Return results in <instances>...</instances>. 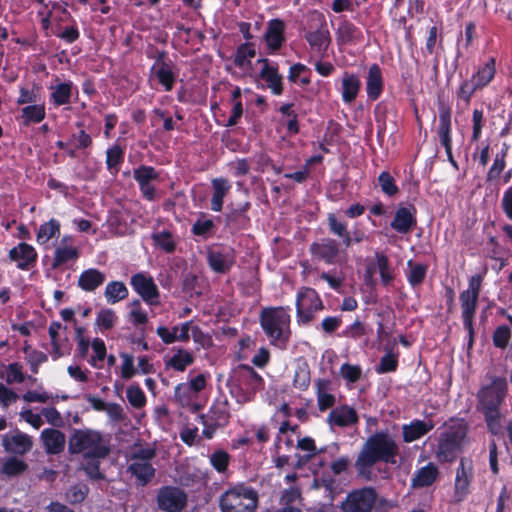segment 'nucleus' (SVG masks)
<instances>
[{
  "label": "nucleus",
  "instance_id": "f257e3e1",
  "mask_svg": "<svg viewBox=\"0 0 512 512\" xmlns=\"http://www.w3.org/2000/svg\"><path fill=\"white\" fill-rule=\"evenodd\" d=\"M399 449L394 438L388 432H377L371 435L363 444L357 459L355 469L357 475L364 480H372V467L378 461L395 463Z\"/></svg>",
  "mask_w": 512,
  "mask_h": 512
},
{
  "label": "nucleus",
  "instance_id": "f03ea898",
  "mask_svg": "<svg viewBox=\"0 0 512 512\" xmlns=\"http://www.w3.org/2000/svg\"><path fill=\"white\" fill-rule=\"evenodd\" d=\"M69 453L82 454L86 458L100 459L109 454L103 436L91 429H75L68 439Z\"/></svg>",
  "mask_w": 512,
  "mask_h": 512
},
{
  "label": "nucleus",
  "instance_id": "7ed1b4c3",
  "mask_svg": "<svg viewBox=\"0 0 512 512\" xmlns=\"http://www.w3.org/2000/svg\"><path fill=\"white\" fill-rule=\"evenodd\" d=\"M156 457V449L147 445L135 444L130 449L127 471L136 478L139 485H147L155 477L151 461Z\"/></svg>",
  "mask_w": 512,
  "mask_h": 512
},
{
  "label": "nucleus",
  "instance_id": "20e7f679",
  "mask_svg": "<svg viewBox=\"0 0 512 512\" xmlns=\"http://www.w3.org/2000/svg\"><path fill=\"white\" fill-rule=\"evenodd\" d=\"M260 324L272 343L288 341L291 334L290 315L284 308L263 309L260 313Z\"/></svg>",
  "mask_w": 512,
  "mask_h": 512
},
{
  "label": "nucleus",
  "instance_id": "39448f33",
  "mask_svg": "<svg viewBox=\"0 0 512 512\" xmlns=\"http://www.w3.org/2000/svg\"><path fill=\"white\" fill-rule=\"evenodd\" d=\"M257 503L258 493L244 484L235 485L220 497L222 512H254Z\"/></svg>",
  "mask_w": 512,
  "mask_h": 512
},
{
  "label": "nucleus",
  "instance_id": "423d86ee",
  "mask_svg": "<svg viewBox=\"0 0 512 512\" xmlns=\"http://www.w3.org/2000/svg\"><path fill=\"white\" fill-rule=\"evenodd\" d=\"M379 501L381 506L387 504L385 499H378L377 492L372 487H365L350 492L341 504L343 512H371Z\"/></svg>",
  "mask_w": 512,
  "mask_h": 512
},
{
  "label": "nucleus",
  "instance_id": "0eeeda50",
  "mask_svg": "<svg viewBox=\"0 0 512 512\" xmlns=\"http://www.w3.org/2000/svg\"><path fill=\"white\" fill-rule=\"evenodd\" d=\"M482 276L473 275L469 279V287L460 293L459 299L462 309V317L465 328L473 333V318L475 316L478 297L481 290Z\"/></svg>",
  "mask_w": 512,
  "mask_h": 512
},
{
  "label": "nucleus",
  "instance_id": "6e6552de",
  "mask_svg": "<svg viewBox=\"0 0 512 512\" xmlns=\"http://www.w3.org/2000/svg\"><path fill=\"white\" fill-rule=\"evenodd\" d=\"M298 322L307 324L314 320V313L323 309L317 292L311 288H302L296 301Z\"/></svg>",
  "mask_w": 512,
  "mask_h": 512
},
{
  "label": "nucleus",
  "instance_id": "1a4fd4ad",
  "mask_svg": "<svg viewBox=\"0 0 512 512\" xmlns=\"http://www.w3.org/2000/svg\"><path fill=\"white\" fill-rule=\"evenodd\" d=\"M310 251L312 255L327 264H342L347 261V255L334 239L326 238L313 243Z\"/></svg>",
  "mask_w": 512,
  "mask_h": 512
},
{
  "label": "nucleus",
  "instance_id": "9d476101",
  "mask_svg": "<svg viewBox=\"0 0 512 512\" xmlns=\"http://www.w3.org/2000/svg\"><path fill=\"white\" fill-rule=\"evenodd\" d=\"M507 390L505 378L496 377L490 386H487L479 393V401L482 408H499Z\"/></svg>",
  "mask_w": 512,
  "mask_h": 512
},
{
  "label": "nucleus",
  "instance_id": "9b49d317",
  "mask_svg": "<svg viewBox=\"0 0 512 512\" xmlns=\"http://www.w3.org/2000/svg\"><path fill=\"white\" fill-rule=\"evenodd\" d=\"M33 445V438L18 429L2 437L4 450L13 455H25L32 450Z\"/></svg>",
  "mask_w": 512,
  "mask_h": 512
},
{
  "label": "nucleus",
  "instance_id": "f8f14e48",
  "mask_svg": "<svg viewBox=\"0 0 512 512\" xmlns=\"http://www.w3.org/2000/svg\"><path fill=\"white\" fill-rule=\"evenodd\" d=\"M185 493L176 487L166 486L159 490L157 503L161 510L168 512H178L186 504Z\"/></svg>",
  "mask_w": 512,
  "mask_h": 512
},
{
  "label": "nucleus",
  "instance_id": "ddd939ff",
  "mask_svg": "<svg viewBox=\"0 0 512 512\" xmlns=\"http://www.w3.org/2000/svg\"><path fill=\"white\" fill-rule=\"evenodd\" d=\"M40 442L47 455H60L66 446L65 434L56 428H46L40 433Z\"/></svg>",
  "mask_w": 512,
  "mask_h": 512
},
{
  "label": "nucleus",
  "instance_id": "4468645a",
  "mask_svg": "<svg viewBox=\"0 0 512 512\" xmlns=\"http://www.w3.org/2000/svg\"><path fill=\"white\" fill-rule=\"evenodd\" d=\"M131 285L144 301L154 304L159 297L157 286L151 277L138 273L132 276Z\"/></svg>",
  "mask_w": 512,
  "mask_h": 512
},
{
  "label": "nucleus",
  "instance_id": "2eb2a0df",
  "mask_svg": "<svg viewBox=\"0 0 512 512\" xmlns=\"http://www.w3.org/2000/svg\"><path fill=\"white\" fill-rule=\"evenodd\" d=\"M450 129H451L450 108L445 106L444 104H441L440 108H439V127L437 130V133H438V136L440 139V143L444 146L449 160L455 164V162L453 161V158H452Z\"/></svg>",
  "mask_w": 512,
  "mask_h": 512
},
{
  "label": "nucleus",
  "instance_id": "dca6fc26",
  "mask_svg": "<svg viewBox=\"0 0 512 512\" xmlns=\"http://www.w3.org/2000/svg\"><path fill=\"white\" fill-rule=\"evenodd\" d=\"M472 473L473 466L471 460L462 458L455 479V497L457 501H461L467 494Z\"/></svg>",
  "mask_w": 512,
  "mask_h": 512
},
{
  "label": "nucleus",
  "instance_id": "f3484780",
  "mask_svg": "<svg viewBox=\"0 0 512 512\" xmlns=\"http://www.w3.org/2000/svg\"><path fill=\"white\" fill-rule=\"evenodd\" d=\"M460 446V437L455 432L445 433L441 436L437 455L443 461H452Z\"/></svg>",
  "mask_w": 512,
  "mask_h": 512
},
{
  "label": "nucleus",
  "instance_id": "a211bd4d",
  "mask_svg": "<svg viewBox=\"0 0 512 512\" xmlns=\"http://www.w3.org/2000/svg\"><path fill=\"white\" fill-rule=\"evenodd\" d=\"M328 422L331 426L347 427L358 422V415L354 408L343 405L330 412Z\"/></svg>",
  "mask_w": 512,
  "mask_h": 512
},
{
  "label": "nucleus",
  "instance_id": "6ab92c4d",
  "mask_svg": "<svg viewBox=\"0 0 512 512\" xmlns=\"http://www.w3.org/2000/svg\"><path fill=\"white\" fill-rule=\"evenodd\" d=\"M415 224V208L400 207L395 213L391 227L399 233L406 234Z\"/></svg>",
  "mask_w": 512,
  "mask_h": 512
},
{
  "label": "nucleus",
  "instance_id": "aec40b11",
  "mask_svg": "<svg viewBox=\"0 0 512 512\" xmlns=\"http://www.w3.org/2000/svg\"><path fill=\"white\" fill-rule=\"evenodd\" d=\"M9 257L17 262L18 268L27 269L29 264L35 262L37 254L31 245L20 243L10 250Z\"/></svg>",
  "mask_w": 512,
  "mask_h": 512
},
{
  "label": "nucleus",
  "instance_id": "412c9836",
  "mask_svg": "<svg viewBox=\"0 0 512 512\" xmlns=\"http://www.w3.org/2000/svg\"><path fill=\"white\" fill-rule=\"evenodd\" d=\"M178 326H175L170 331L164 326L157 328V334L166 344H171L175 341L186 342L189 340L190 322H185L181 325V333L178 334Z\"/></svg>",
  "mask_w": 512,
  "mask_h": 512
},
{
  "label": "nucleus",
  "instance_id": "4be33fe9",
  "mask_svg": "<svg viewBox=\"0 0 512 512\" xmlns=\"http://www.w3.org/2000/svg\"><path fill=\"white\" fill-rule=\"evenodd\" d=\"M284 23L280 19H273L268 23L265 39L269 48L277 50L284 41Z\"/></svg>",
  "mask_w": 512,
  "mask_h": 512
},
{
  "label": "nucleus",
  "instance_id": "5701e85b",
  "mask_svg": "<svg viewBox=\"0 0 512 512\" xmlns=\"http://www.w3.org/2000/svg\"><path fill=\"white\" fill-rule=\"evenodd\" d=\"M105 281V275L97 269H88L81 273L78 279V286L84 291H94Z\"/></svg>",
  "mask_w": 512,
  "mask_h": 512
},
{
  "label": "nucleus",
  "instance_id": "b1692460",
  "mask_svg": "<svg viewBox=\"0 0 512 512\" xmlns=\"http://www.w3.org/2000/svg\"><path fill=\"white\" fill-rule=\"evenodd\" d=\"M382 87L381 70L378 65L374 64L370 67L367 76L366 89L368 97L372 100H376L381 94Z\"/></svg>",
  "mask_w": 512,
  "mask_h": 512
},
{
  "label": "nucleus",
  "instance_id": "393cba45",
  "mask_svg": "<svg viewBox=\"0 0 512 512\" xmlns=\"http://www.w3.org/2000/svg\"><path fill=\"white\" fill-rule=\"evenodd\" d=\"M259 62L263 63V67L260 71V77L267 82L268 87L273 91V93L277 95L281 94L282 82L281 76L277 73V70L274 67L269 66L266 59H260Z\"/></svg>",
  "mask_w": 512,
  "mask_h": 512
},
{
  "label": "nucleus",
  "instance_id": "a878e982",
  "mask_svg": "<svg viewBox=\"0 0 512 512\" xmlns=\"http://www.w3.org/2000/svg\"><path fill=\"white\" fill-rule=\"evenodd\" d=\"M433 428V424L431 422H424L420 420H416L412 422L410 425H404L403 427V438L405 442H412L426 433H428Z\"/></svg>",
  "mask_w": 512,
  "mask_h": 512
},
{
  "label": "nucleus",
  "instance_id": "bb28decb",
  "mask_svg": "<svg viewBox=\"0 0 512 512\" xmlns=\"http://www.w3.org/2000/svg\"><path fill=\"white\" fill-rule=\"evenodd\" d=\"M437 476V467L433 463H429L417 471L412 478V486L415 488L430 486L436 480Z\"/></svg>",
  "mask_w": 512,
  "mask_h": 512
},
{
  "label": "nucleus",
  "instance_id": "cd10ccee",
  "mask_svg": "<svg viewBox=\"0 0 512 512\" xmlns=\"http://www.w3.org/2000/svg\"><path fill=\"white\" fill-rule=\"evenodd\" d=\"M360 80L354 74H345L342 78V98L346 103L355 100L360 90Z\"/></svg>",
  "mask_w": 512,
  "mask_h": 512
},
{
  "label": "nucleus",
  "instance_id": "c85d7f7f",
  "mask_svg": "<svg viewBox=\"0 0 512 512\" xmlns=\"http://www.w3.org/2000/svg\"><path fill=\"white\" fill-rule=\"evenodd\" d=\"M213 196L211 199V208L213 211H221L223 206V198L230 189V185L226 179L216 178L212 181Z\"/></svg>",
  "mask_w": 512,
  "mask_h": 512
},
{
  "label": "nucleus",
  "instance_id": "c756f323",
  "mask_svg": "<svg viewBox=\"0 0 512 512\" xmlns=\"http://www.w3.org/2000/svg\"><path fill=\"white\" fill-rule=\"evenodd\" d=\"M152 73L158 81L165 87L166 91H170L173 87L175 77L169 65L164 61H157L152 69Z\"/></svg>",
  "mask_w": 512,
  "mask_h": 512
},
{
  "label": "nucleus",
  "instance_id": "7c9ffc66",
  "mask_svg": "<svg viewBox=\"0 0 512 512\" xmlns=\"http://www.w3.org/2000/svg\"><path fill=\"white\" fill-rule=\"evenodd\" d=\"M327 221L330 232L339 238H342L346 247L351 246L352 236L348 232L346 224L339 221L334 214H329Z\"/></svg>",
  "mask_w": 512,
  "mask_h": 512
},
{
  "label": "nucleus",
  "instance_id": "2f4dec72",
  "mask_svg": "<svg viewBox=\"0 0 512 512\" xmlns=\"http://www.w3.org/2000/svg\"><path fill=\"white\" fill-rule=\"evenodd\" d=\"M208 262L210 267L219 273L227 271L233 264L232 258L229 255L216 251L208 253Z\"/></svg>",
  "mask_w": 512,
  "mask_h": 512
},
{
  "label": "nucleus",
  "instance_id": "473e14b6",
  "mask_svg": "<svg viewBox=\"0 0 512 512\" xmlns=\"http://www.w3.org/2000/svg\"><path fill=\"white\" fill-rule=\"evenodd\" d=\"M104 295L109 303L114 304L125 299L128 290L123 282L113 281L106 286Z\"/></svg>",
  "mask_w": 512,
  "mask_h": 512
},
{
  "label": "nucleus",
  "instance_id": "72a5a7b5",
  "mask_svg": "<svg viewBox=\"0 0 512 512\" xmlns=\"http://www.w3.org/2000/svg\"><path fill=\"white\" fill-rule=\"evenodd\" d=\"M306 39L313 48L321 51L328 47L330 43V34L328 30L320 28L317 31L309 32L306 35Z\"/></svg>",
  "mask_w": 512,
  "mask_h": 512
},
{
  "label": "nucleus",
  "instance_id": "f704fd0d",
  "mask_svg": "<svg viewBox=\"0 0 512 512\" xmlns=\"http://www.w3.org/2000/svg\"><path fill=\"white\" fill-rule=\"evenodd\" d=\"M329 382L327 380L317 381V398L318 405L321 411L332 407L335 403V397L327 392Z\"/></svg>",
  "mask_w": 512,
  "mask_h": 512
},
{
  "label": "nucleus",
  "instance_id": "c9c22d12",
  "mask_svg": "<svg viewBox=\"0 0 512 512\" xmlns=\"http://www.w3.org/2000/svg\"><path fill=\"white\" fill-rule=\"evenodd\" d=\"M28 465L21 459L13 456L9 457L2 465L1 472L9 477L24 473Z\"/></svg>",
  "mask_w": 512,
  "mask_h": 512
},
{
  "label": "nucleus",
  "instance_id": "e433bc0d",
  "mask_svg": "<svg viewBox=\"0 0 512 512\" xmlns=\"http://www.w3.org/2000/svg\"><path fill=\"white\" fill-rule=\"evenodd\" d=\"M312 486L324 493L326 498L324 504L332 505L335 496V481L333 479H315Z\"/></svg>",
  "mask_w": 512,
  "mask_h": 512
},
{
  "label": "nucleus",
  "instance_id": "4c0bfd02",
  "mask_svg": "<svg viewBox=\"0 0 512 512\" xmlns=\"http://www.w3.org/2000/svg\"><path fill=\"white\" fill-rule=\"evenodd\" d=\"M194 358L191 353L184 349L178 350V352L167 362L168 366H171L177 371H184L185 368L191 365Z\"/></svg>",
  "mask_w": 512,
  "mask_h": 512
},
{
  "label": "nucleus",
  "instance_id": "58836bf2",
  "mask_svg": "<svg viewBox=\"0 0 512 512\" xmlns=\"http://www.w3.org/2000/svg\"><path fill=\"white\" fill-rule=\"evenodd\" d=\"M495 74V61L490 59L474 76V83L479 87L487 85Z\"/></svg>",
  "mask_w": 512,
  "mask_h": 512
},
{
  "label": "nucleus",
  "instance_id": "ea45409f",
  "mask_svg": "<svg viewBox=\"0 0 512 512\" xmlns=\"http://www.w3.org/2000/svg\"><path fill=\"white\" fill-rule=\"evenodd\" d=\"M60 225L59 223L51 219L50 221L42 224L38 230L37 233V241L41 244H45L48 242L52 237L56 235V233L59 232Z\"/></svg>",
  "mask_w": 512,
  "mask_h": 512
},
{
  "label": "nucleus",
  "instance_id": "a19ab883",
  "mask_svg": "<svg viewBox=\"0 0 512 512\" xmlns=\"http://www.w3.org/2000/svg\"><path fill=\"white\" fill-rule=\"evenodd\" d=\"M45 117V109L42 105H30L22 109V118L24 124L29 125L31 122L38 123Z\"/></svg>",
  "mask_w": 512,
  "mask_h": 512
},
{
  "label": "nucleus",
  "instance_id": "79ce46f5",
  "mask_svg": "<svg viewBox=\"0 0 512 512\" xmlns=\"http://www.w3.org/2000/svg\"><path fill=\"white\" fill-rule=\"evenodd\" d=\"M77 257L78 251L74 247L57 248L55 250V257L52 263V267L57 268L72 259H76Z\"/></svg>",
  "mask_w": 512,
  "mask_h": 512
},
{
  "label": "nucleus",
  "instance_id": "37998d69",
  "mask_svg": "<svg viewBox=\"0 0 512 512\" xmlns=\"http://www.w3.org/2000/svg\"><path fill=\"white\" fill-rule=\"evenodd\" d=\"M134 178L139 185L150 184L151 181L158 178V173L153 167L140 166L134 170Z\"/></svg>",
  "mask_w": 512,
  "mask_h": 512
},
{
  "label": "nucleus",
  "instance_id": "c03bdc74",
  "mask_svg": "<svg viewBox=\"0 0 512 512\" xmlns=\"http://www.w3.org/2000/svg\"><path fill=\"white\" fill-rule=\"evenodd\" d=\"M242 371L244 372V378L247 384L251 387L252 391L255 393L258 390H261L263 387L262 377L249 366H243Z\"/></svg>",
  "mask_w": 512,
  "mask_h": 512
},
{
  "label": "nucleus",
  "instance_id": "a18cd8bd",
  "mask_svg": "<svg viewBox=\"0 0 512 512\" xmlns=\"http://www.w3.org/2000/svg\"><path fill=\"white\" fill-rule=\"evenodd\" d=\"M7 375H6V383L7 384H14V383H22L25 380V375L22 371V365L18 362L10 363L7 368Z\"/></svg>",
  "mask_w": 512,
  "mask_h": 512
},
{
  "label": "nucleus",
  "instance_id": "49530a36",
  "mask_svg": "<svg viewBox=\"0 0 512 512\" xmlns=\"http://www.w3.org/2000/svg\"><path fill=\"white\" fill-rule=\"evenodd\" d=\"M511 331L506 325L499 326L493 333V343L500 349H505L510 341Z\"/></svg>",
  "mask_w": 512,
  "mask_h": 512
},
{
  "label": "nucleus",
  "instance_id": "de8ad7c7",
  "mask_svg": "<svg viewBox=\"0 0 512 512\" xmlns=\"http://www.w3.org/2000/svg\"><path fill=\"white\" fill-rule=\"evenodd\" d=\"M255 56L254 48L249 44H242L239 46L234 58L236 66L243 67L251 58Z\"/></svg>",
  "mask_w": 512,
  "mask_h": 512
},
{
  "label": "nucleus",
  "instance_id": "09e8293b",
  "mask_svg": "<svg viewBox=\"0 0 512 512\" xmlns=\"http://www.w3.org/2000/svg\"><path fill=\"white\" fill-rule=\"evenodd\" d=\"M52 97L57 105L67 104L71 97V85L67 83L57 85L52 93Z\"/></svg>",
  "mask_w": 512,
  "mask_h": 512
},
{
  "label": "nucleus",
  "instance_id": "8fccbe9b",
  "mask_svg": "<svg viewBox=\"0 0 512 512\" xmlns=\"http://www.w3.org/2000/svg\"><path fill=\"white\" fill-rule=\"evenodd\" d=\"M155 244L166 252H172L175 249V242L172 235L168 231L155 233L152 236Z\"/></svg>",
  "mask_w": 512,
  "mask_h": 512
},
{
  "label": "nucleus",
  "instance_id": "3c124183",
  "mask_svg": "<svg viewBox=\"0 0 512 512\" xmlns=\"http://www.w3.org/2000/svg\"><path fill=\"white\" fill-rule=\"evenodd\" d=\"M356 28L349 22H343L337 29V40L341 44H346L354 39Z\"/></svg>",
  "mask_w": 512,
  "mask_h": 512
},
{
  "label": "nucleus",
  "instance_id": "603ef678",
  "mask_svg": "<svg viewBox=\"0 0 512 512\" xmlns=\"http://www.w3.org/2000/svg\"><path fill=\"white\" fill-rule=\"evenodd\" d=\"M88 493V488L85 485H74L66 492V500L71 504L82 502Z\"/></svg>",
  "mask_w": 512,
  "mask_h": 512
},
{
  "label": "nucleus",
  "instance_id": "864d4df0",
  "mask_svg": "<svg viewBox=\"0 0 512 512\" xmlns=\"http://www.w3.org/2000/svg\"><path fill=\"white\" fill-rule=\"evenodd\" d=\"M376 259L381 280L385 285H388L393 279V275L389 269L388 258L383 254H376Z\"/></svg>",
  "mask_w": 512,
  "mask_h": 512
},
{
  "label": "nucleus",
  "instance_id": "5fc2aeb1",
  "mask_svg": "<svg viewBox=\"0 0 512 512\" xmlns=\"http://www.w3.org/2000/svg\"><path fill=\"white\" fill-rule=\"evenodd\" d=\"M230 460V456L227 452L223 450L215 451L210 456V462L212 466L218 471V472H224L227 469L228 463Z\"/></svg>",
  "mask_w": 512,
  "mask_h": 512
},
{
  "label": "nucleus",
  "instance_id": "6e6d98bb",
  "mask_svg": "<svg viewBox=\"0 0 512 512\" xmlns=\"http://www.w3.org/2000/svg\"><path fill=\"white\" fill-rule=\"evenodd\" d=\"M127 399L135 408H141L146 402L143 391L136 385H132L127 389Z\"/></svg>",
  "mask_w": 512,
  "mask_h": 512
},
{
  "label": "nucleus",
  "instance_id": "4d7b16f0",
  "mask_svg": "<svg viewBox=\"0 0 512 512\" xmlns=\"http://www.w3.org/2000/svg\"><path fill=\"white\" fill-rule=\"evenodd\" d=\"M378 181L382 191L385 194L392 196L398 192L394 178L388 172H382L379 175Z\"/></svg>",
  "mask_w": 512,
  "mask_h": 512
},
{
  "label": "nucleus",
  "instance_id": "13d9d810",
  "mask_svg": "<svg viewBox=\"0 0 512 512\" xmlns=\"http://www.w3.org/2000/svg\"><path fill=\"white\" fill-rule=\"evenodd\" d=\"M115 320L116 316L114 311L110 309H102L97 315L96 323L103 329L109 330L114 326Z\"/></svg>",
  "mask_w": 512,
  "mask_h": 512
},
{
  "label": "nucleus",
  "instance_id": "bf43d9fd",
  "mask_svg": "<svg viewBox=\"0 0 512 512\" xmlns=\"http://www.w3.org/2000/svg\"><path fill=\"white\" fill-rule=\"evenodd\" d=\"M398 364L397 355L389 351L381 360L377 371L379 373H387L396 370Z\"/></svg>",
  "mask_w": 512,
  "mask_h": 512
},
{
  "label": "nucleus",
  "instance_id": "052dcab7",
  "mask_svg": "<svg viewBox=\"0 0 512 512\" xmlns=\"http://www.w3.org/2000/svg\"><path fill=\"white\" fill-rule=\"evenodd\" d=\"M25 353L27 354L28 363L34 373L38 372V367L41 363L47 361V355L41 351L28 350V348H25Z\"/></svg>",
  "mask_w": 512,
  "mask_h": 512
},
{
  "label": "nucleus",
  "instance_id": "680f3d73",
  "mask_svg": "<svg viewBox=\"0 0 512 512\" xmlns=\"http://www.w3.org/2000/svg\"><path fill=\"white\" fill-rule=\"evenodd\" d=\"M41 415L44 416L47 422L54 427H61L63 425V418L54 407L43 408L41 410Z\"/></svg>",
  "mask_w": 512,
  "mask_h": 512
},
{
  "label": "nucleus",
  "instance_id": "e2e57ef3",
  "mask_svg": "<svg viewBox=\"0 0 512 512\" xmlns=\"http://www.w3.org/2000/svg\"><path fill=\"white\" fill-rule=\"evenodd\" d=\"M341 375L350 382H356L361 377V368L357 365L344 364L341 367Z\"/></svg>",
  "mask_w": 512,
  "mask_h": 512
},
{
  "label": "nucleus",
  "instance_id": "0e129e2a",
  "mask_svg": "<svg viewBox=\"0 0 512 512\" xmlns=\"http://www.w3.org/2000/svg\"><path fill=\"white\" fill-rule=\"evenodd\" d=\"M18 398L19 396L12 389L0 382V403L3 407H8L16 402Z\"/></svg>",
  "mask_w": 512,
  "mask_h": 512
},
{
  "label": "nucleus",
  "instance_id": "69168bd1",
  "mask_svg": "<svg viewBox=\"0 0 512 512\" xmlns=\"http://www.w3.org/2000/svg\"><path fill=\"white\" fill-rule=\"evenodd\" d=\"M20 417L27 423H29L35 429H39L43 425L42 415L35 414L30 409H26L20 412Z\"/></svg>",
  "mask_w": 512,
  "mask_h": 512
},
{
  "label": "nucleus",
  "instance_id": "338daca9",
  "mask_svg": "<svg viewBox=\"0 0 512 512\" xmlns=\"http://www.w3.org/2000/svg\"><path fill=\"white\" fill-rule=\"evenodd\" d=\"M425 274H426V269L423 265H420V264L414 265L411 267V270H410V273L408 276L409 282L413 286H416L424 280Z\"/></svg>",
  "mask_w": 512,
  "mask_h": 512
},
{
  "label": "nucleus",
  "instance_id": "774afa93",
  "mask_svg": "<svg viewBox=\"0 0 512 512\" xmlns=\"http://www.w3.org/2000/svg\"><path fill=\"white\" fill-rule=\"evenodd\" d=\"M192 391L190 390V387L186 383H181L176 386L175 388V398L182 404H188L191 400V394Z\"/></svg>",
  "mask_w": 512,
  "mask_h": 512
}]
</instances>
